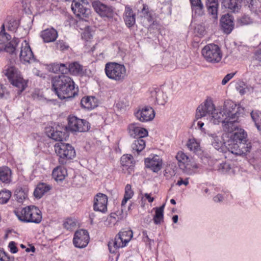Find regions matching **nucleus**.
<instances>
[{
  "label": "nucleus",
  "mask_w": 261,
  "mask_h": 261,
  "mask_svg": "<svg viewBox=\"0 0 261 261\" xmlns=\"http://www.w3.org/2000/svg\"><path fill=\"white\" fill-rule=\"evenodd\" d=\"M178 217L177 215H174L172 217V220L174 223H176L178 221Z\"/></svg>",
  "instance_id": "69168bd1"
},
{
  "label": "nucleus",
  "mask_w": 261,
  "mask_h": 261,
  "mask_svg": "<svg viewBox=\"0 0 261 261\" xmlns=\"http://www.w3.org/2000/svg\"><path fill=\"white\" fill-rule=\"evenodd\" d=\"M142 16L144 17L149 23L153 24V18L152 13L148 10V8L144 6L141 11Z\"/></svg>",
  "instance_id": "37998d69"
},
{
  "label": "nucleus",
  "mask_w": 261,
  "mask_h": 261,
  "mask_svg": "<svg viewBox=\"0 0 261 261\" xmlns=\"http://www.w3.org/2000/svg\"><path fill=\"white\" fill-rule=\"evenodd\" d=\"M145 167L150 169L154 172L160 171L162 166V160L157 155H154L145 160Z\"/></svg>",
  "instance_id": "6ab92c4d"
},
{
  "label": "nucleus",
  "mask_w": 261,
  "mask_h": 261,
  "mask_svg": "<svg viewBox=\"0 0 261 261\" xmlns=\"http://www.w3.org/2000/svg\"><path fill=\"white\" fill-rule=\"evenodd\" d=\"M65 228L67 230L72 229L76 225L75 221L71 218H67L65 220L63 223Z\"/></svg>",
  "instance_id": "a18cd8bd"
},
{
  "label": "nucleus",
  "mask_w": 261,
  "mask_h": 261,
  "mask_svg": "<svg viewBox=\"0 0 261 261\" xmlns=\"http://www.w3.org/2000/svg\"><path fill=\"white\" fill-rule=\"evenodd\" d=\"M19 42V39L14 37L12 40L5 44V51L9 54L16 55V47L18 46Z\"/></svg>",
  "instance_id": "2f4dec72"
},
{
  "label": "nucleus",
  "mask_w": 261,
  "mask_h": 261,
  "mask_svg": "<svg viewBox=\"0 0 261 261\" xmlns=\"http://www.w3.org/2000/svg\"><path fill=\"white\" fill-rule=\"evenodd\" d=\"M0 260L2 261H10V257L8 253L3 249L0 248Z\"/></svg>",
  "instance_id": "8fccbe9b"
},
{
  "label": "nucleus",
  "mask_w": 261,
  "mask_h": 261,
  "mask_svg": "<svg viewBox=\"0 0 261 261\" xmlns=\"http://www.w3.org/2000/svg\"><path fill=\"white\" fill-rule=\"evenodd\" d=\"M120 163L123 167V170H127L130 173L135 165V161L133 156L130 154H124L120 159Z\"/></svg>",
  "instance_id": "393cba45"
},
{
  "label": "nucleus",
  "mask_w": 261,
  "mask_h": 261,
  "mask_svg": "<svg viewBox=\"0 0 261 261\" xmlns=\"http://www.w3.org/2000/svg\"><path fill=\"white\" fill-rule=\"evenodd\" d=\"M151 96L155 99V102L160 105H164L167 101V96L160 89L156 88L151 91Z\"/></svg>",
  "instance_id": "a878e982"
},
{
  "label": "nucleus",
  "mask_w": 261,
  "mask_h": 261,
  "mask_svg": "<svg viewBox=\"0 0 261 261\" xmlns=\"http://www.w3.org/2000/svg\"><path fill=\"white\" fill-rule=\"evenodd\" d=\"M34 73L37 76L45 77V76L42 73H41L37 69L34 70Z\"/></svg>",
  "instance_id": "680f3d73"
},
{
  "label": "nucleus",
  "mask_w": 261,
  "mask_h": 261,
  "mask_svg": "<svg viewBox=\"0 0 261 261\" xmlns=\"http://www.w3.org/2000/svg\"><path fill=\"white\" fill-rule=\"evenodd\" d=\"M221 25L225 33L230 34L234 28L233 18L229 14L223 16L221 19Z\"/></svg>",
  "instance_id": "4be33fe9"
},
{
  "label": "nucleus",
  "mask_w": 261,
  "mask_h": 261,
  "mask_svg": "<svg viewBox=\"0 0 261 261\" xmlns=\"http://www.w3.org/2000/svg\"><path fill=\"white\" fill-rule=\"evenodd\" d=\"M19 58L23 63H31L35 60L30 45L25 40L21 43Z\"/></svg>",
  "instance_id": "4468645a"
},
{
  "label": "nucleus",
  "mask_w": 261,
  "mask_h": 261,
  "mask_svg": "<svg viewBox=\"0 0 261 261\" xmlns=\"http://www.w3.org/2000/svg\"><path fill=\"white\" fill-rule=\"evenodd\" d=\"M213 199H214V201L216 202H221L223 200V197L222 196V195L221 194H219L217 195L216 196H215L214 197Z\"/></svg>",
  "instance_id": "bf43d9fd"
},
{
  "label": "nucleus",
  "mask_w": 261,
  "mask_h": 261,
  "mask_svg": "<svg viewBox=\"0 0 261 261\" xmlns=\"http://www.w3.org/2000/svg\"><path fill=\"white\" fill-rule=\"evenodd\" d=\"M142 235H143V240L145 242H149L150 244L151 241L153 242V240H151L150 239L148 236L147 232L146 230H144L142 232Z\"/></svg>",
  "instance_id": "6e6d98bb"
},
{
  "label": "nucleus",
  "mask_w": 261,
  "mask_h": 261,
  "mask_svg": "<svg viewBox=\"0 0 261 261\" xmlns=\"http://www.w3.org/2000/svg\"><path fill=\"white\" fill-rule=\"evenodd\" d=\"M5 74L11 84L17 88L18 95H20L27 87V82L23 79L20 72L15 67H8L5 70Z\"/></svg>",
  "instance_id": "0eeeda50"
},
{
  "label": "nucleus",
  "mask_w": 261,
  "mask_h": 261,
  "mask_svg": "<svg viewBox=\"0 0 261 261\" xmlns=\"http://www.w3.org/2000/svg\"><path fill=\"white\" fill-rule=\"evenodd\" d=\"M67 119L68 127L72 132H86L90 128V123L85 119L73 115H69Z\"/></svg>",
  "instance_id": "f8f14e48"
},
{
  "label": "nucleus",
  "mask_w": 261,
  "mask_h": 261,
  "mask_svg": "<svg viewBox=\"0 0 261 261\" xmlns=\"http://www.w3.org/2000/svg\"><path fill=\"white\" fill-rule=\"evenodd\" d=\"M213 169L222 174L227 173L230 169V165L226 162L215 161Z\"/></svg>",
  "instance_id": "473e14b6"
},
{
  "label": "nucleus",
  "mask_w": 261,
  "mask_h": 261,
  "mask_svg": "<svg viewBox=\"0 0 261 261\" xmlns=\"http://www.w3.org/2000/svg\"><path fill=\"white\" fill-rule=\"evenodd\" d=\"M8 247L11 252L12 253H16L18 251V248L16 247V243L13 241H11L9 243Z\"/></svg>",
  "instance_id": "5fc2aeb1"
},
{
  "label": "nucleus",
  "mask_w": 261,
  "mask_h": 261,
  "mask_svg": "<svg viewBox=\"0 0 261 261\" xmlns=\"http://www.w3.org/2000/svg\"><path fill=\"white\" fill-rule=\"evenodd\" d=\"M35 248L34 246L32 247L31 248H28L27 249H26V251L27 252H29L30 251H32L33 252H35Z\"/></svg>",
  "instance_id": "338daca9"
},
{
  "label": "nucleus",
  "mask_w": 261,
  "mask_h": 261,
  "mask_svg": "<svg viewBox=\"0 0 261 261\" xmlns=\"http://www.w3.org/2000/svg\"><path fill=\"white\" fill-rule=\"evenodd\" d=\"M243 108L238 106L231 100L224 101L223 108L214 109L210 116V121L214 124L222 123L225 131L232 130L234 128L233 122L238 121L240 115V111Z\"/></svg>",
  "instance_id": "f257e3e1"
},
{
  "label": "nucleus",
  "mask_w": 261,
  "mask_h": 261,
  "mask_svg": "<svg viewBox=\"0 0 261 261\" xmlns=\"http://www.w3.org/2000/svg\"><path fill=\"white\" fill-rule=\"evenodd\" d=\"M0 97L7 99L9 97V93L7 91L5 88L0 84Z\"/></svg>",
  "instance_id": "09e8293b"
},
{
  "label": "nucleus",
  "mask_w": 261,
  "mask_h": 261,
  "mask_svg": "<svg viewBox=\"0 0 261 261\" xmlns=\"http://www.w3.org/2000/svg\"><path fill=\"white\" fill-rule=\"evenodd\" d=\"M53 177L57 181H62L67 175L66 168L63 166H58L52 172Z\"/></svg>",
  "instance_id": "c756f323"
},
{
  "label": "nucleus",
  "mask_w": 261,
  "mask_h": 261,
  "mask_svg": "<svg viewBox=\"0 0 261 261\" xmlns=\"http://www.w3.org/2000/svg\"><path fill=\"white\" fill-rule=\"evenodd\" d=\"M144 197L148 200V201L150 203L152 202L154 200V198L150 196L149 194L145 193Z\"/></svg>",
  "instance_id": "052dcab7"
},
{
  "label": "nucleus",
  "mask_w": 261,
  "mask_h": 261,
  "mask_svg": "<svg viewBox=\"0 0 261 261\" xmlns=\"http://www.w3.org/2000/svg\"><path fill=\"white\" fill-rule=\"evenodd\" d=\"M176 159L178 161L179 168L184 172L192 174L195 170L198 168L197 164L192 162L191 160L184 152H178L176 155Z\"/></svg>",
  "instance_id": "9b49d317"
},
{
  "label": "nucleus",
  "mask_w": 261,
  "mask_h": 261,
  "mask_svg": "<svg viewBox=\"0 0 261 261\" xmlns=\"http://www.w3.org/2000/svg\"><path fill=\"white\" fill-rule=\"evenodd\" d=\"M89 236L87 230L80 229L77 230L74 235L73 243L75 247L82 248L88 245Z\"/></svg>",
  "instance_id": "2eb2a0df"
},
{
  "label": "nucleus",
  "mask_w": 261,
  "mask_h": 261,
  "mask_svg": "<svg viewBox=\"0 0 261 261\" xmlns=\"http://www.w3.org/2000/svg\"><path fill=\"white\" fill-rule=\"evenodd\" d=\"M132 237L133 232L131 230L120 231L114 240L109 242L108 247L110 251L114 253L116 249L125 246Z\"/></svg>",
  "instance_id": "9d476101"
},
{
  "label": "nucleus",
  "mask_w": 261,
  "mask_h": 261,
  "mask_svg": "<svg viewBox=\"0 0 261 261\" xmlns=\"http://www.w3.org/2000/svg\"><path fill=\"white\" fill-rule=\"evenodd\" d=\"M170 202L172 204H176V201L174 199H171L170 200Z\"/></svg>",
  "instance_id": "774afa93"
},
{
  "label": "nucleus",
  "mask_w": 261,
  "mask_h": 261,
  "mask_svg": "<svg viewBox=\"0 0 261 261\" xmlns=\"http://www.w3.org/2000/svg\"><path fill=\"white\" fill-rule=\"evenodd\" d=\"M254 58L256 60L261 62V48L257 49L255 51Z\"/></svg>",
  "instance_id": "13d9d810"
},
{
  "label": "nucleus",
  "mask_w": 261,
  "mask_h": 261,
  "mask_svg": "<svg viewBox=\"0 0 261 261\" xmlns=\"http://www.w3.org/2000/svg\"><path fill=\"white\" fill-rule=\"evenodd\" d=\"M14 213L20 221L24 223L39 224L42 219L41 211L34 205L17 209Z\"/></svg>",
  "instance_id": "39448f33"
},
{
  "label": "nucleus",
  "mask_w": 261,
  "mask_h": 261,
  "mask_svg": "<svg viewBox=\"0 0 261 261\" xmlns=\"http://www.w3.org/2000/svg\"><path fill=\"white\" fill-rule=\"evenodd\" d=\"M128 129L129 135L133 138H143L148 135L147 130L137 123H132L128 125Z\"/></svg>",
  "instance_id": "aec40b11"
},
{
  "label": "nucleus",
  "mask_w": 261,
  "mask_h": 261,
  "mask_svg": "<svg viewBox=\"0 0 261 261\" xmlns=\"http://www.w3.org/2000/svg\"><path fill=\"white\" fill-rule=\"evenodd\" d=\"M187 147L191 151H193L195 152L197 150L198 145L196 142H189L187 144Z\"/></svg>",
  "instance_id": "864d4df0"
},
{
  "label": "nucleus",
  "mask_w": 261,
  "mask_h": 261,
  "mask_svg": "<svg viewBox=\"0 0 261 261\" xmlns=\"http://www.w3.org/2000/svg\"><path fill=\"white\" fill-rule=\"evenodd\" d=\"M252 22L250 18L247 15H244L238 20V23L241 25H247Z\"/></svg>",
  "instance_id": "49530a36"
},
{
  "label": "nucleus",
  "mask_w": 261,
  "mask_h": 261,
  "mask_svg": "<svg viewBox=\"0 0 261 261\" xmlns=\"http://www.w3.org/2000/svg\"><path fill=\"white\" fill-rule=\"evenodd\" d=\"M48 136L53 140L61 142L65 138L66 133L61 130H55L53 129L48 133Z\"/></svg>",
  "instance_id": "e433bc0d"
},
{
  "label": "nucleus",
  "mask_w": 261,
  "mask_h": 261,
  "mask_svg": "<svg viewBox=\"0 0 261 261\" xmlns=\"http://www.w3.org/2000/svg\"><path fill=\"white\" fill-rule=\"evenodd\" d=\"M238 122H233L234 128L232 127L231 130L227 131L231 134L226 143V147L229 152L236 155L243 156L250 152L252 145L248 142L247 132L238 127Z\"/></svg>",
  "instance_id": "f03ea898"
},
{
  "label": "nucleus",
  "mask_w": 261,
  "mask_h": 261,
  "mask_svg": "<svg viewBox=\"0 0 261 261\" xmlns=\"http://www.w3.org/2000/svg\"><path fill=\"white\" fill-rule=\"evenodd\" d=\"M11 196V192L9 190H2L0 191V204L7 203Z\"/></svg>",
  "instance_id": "79ce46f5"
},
{
  "label": "nucleus",
  "mask_w": 261,
  "mask_h": 261,
  "mask_svg": "<svg viewBox=\"0 0 261 261\" xmlns=\"http://www.w3.org/2000/svg\"><path fill=\"white\" fill-rule=\"evenodd\" d=\"M145 142L143 138L136 139L132 145L133 150L138 153L141 152L145 148Z\"/></svg>",
  "instance_id": "4c0bfd02"
},
{
  "label": "nucleus",
  "mask_w": 261,
  "mask_h": 261,
  "mask_svg": "<svg viewBox=\"0 0 261 261\" xmlns=\"http://www.w3.org/2000/svg\"><path fill=\"white\" fill-rule=\"evenodd\" d=\"M189 184L188 178H186L185 180H183L181 178H180L178 180L176 185L180 186L182 185L187 186Z\"/></svg>",
  "instance_id": "4d7b16f0"
},
{
  "label": "nucleus",
  "mask_w": 261,
  "mask_h": 261,
  "mask_svg": "<svg viewBox=\"0 0 261 261\" xmlns=\"http://www.w3.org/2000/svg\"><path fill=\"white\" fill-rule=\"evenodd\" d=\"M50 186L45 183L39 184L35 189L34 195L36 198H40L50 190Z\"/></svg>",
  "instance_id": "7c9ffc66"
},
{
  "label": "nucleus",
  "mask_w": 261,
  "mask_h": 261,
  "mask_svg": "<svg viewBox=\"0 0 261 261\" xmlns=\"http://www.w3.org/2000/svg\"><path fill=\"white\" fill-rule=\"evenodd\" d=\"M133 195L134 192L132 189V186L129 184H127L125 187V193L121 202V206H124L127 201L131 199Z\"/></svg>",
  "instance_id": "ea45409f"
},
{
  "label": "nucleus",
  "mask_w": 261,
  "mask_h": 261,
  "mask_svg": "<svg viewBox=\"0 0 261 261\" xmlns=\"http://www.w3.org/2000/svg\"><path fill=\"white\" fill-rule=\"evenodd\" d=\"M212 145L217 150L223 152L224 151V143L220 136L216 134H208Z\"/></svg>",
  "instance_id": "bb28decb"
},
{
  "label": "nucleus",
  "mask_w": 261,
  "mask_h": 261,
  "mask_svg": "<svg viewBox=\"0 0 261 261\" xmlns=\"http://www.w3.org/2000/svg\"><path fill=\"white\" fill-rule=\"evenodd\" d=\"M9 38H10V36L5 32V25L3 24L0 32V42H4L9 40Z\"/></svg>",
  "instance_id": "de8ad7c7"
},
{
  "label": "nucleus",
  "mask_w": 261,
  "mask_h": 261,
  "mask_svg": "<svg viewBox=\"0 0 261 261\" xmlns=\"http://www.w3.org/2000/svg\"><path fill=\"white\" fill-rule=\"evenodd\" d=\"M5 51V44L4 42H0V51Z\"/></svg>",
  "instance_id": "0e129e2a"
},
{
  "label": "nucleus",
  "mask_w": 261,
  "mask_h": 261,
  "mask_svg": "<svg viewBox=\"0 0 261 261\" xmlns=\"http://www.w3.org/2000/svg\"><path fill=\"white\" fill-rule=\"evenodd\" d=\"M53 71L54 72H60L61 74L65 75L69 73V65L66 64H54L53 65Z\"/></svg>",
  "instance_id": "58836bf2"
},
{
  "label": "nucleus",
  "mask_w": 261,
  "mask_h": 261,
  "mask_svg": "<svg viewBox=\"0 0 261 261\" xmlns=\"http://www.w3.org/2000/svg\"><path fill=\"white\" fill-rule=\"evenodd\" d=\"M89 3L87 0L73 1L71 9L76 17L82 19L89 17L91 10L89 9Z\"/></svg>",
  "instance_id": "ddd939ff"
},
{
  "label": "nucleus",
  "mask_w": 261,
  "mask_h": 261,
  "mask_svg": "<svg viewBox=\"0 0 261 261\" xmlns=\"http://www.w3.org/2000/svg\"><path fill=\"white\" fill-rule=\"evenodd\" d=\"M246 2L250 10L255 15H261V2L258 0H244Z\"/></svg>",
  "instance_id": "c85d7f7f"
},
{
  "label": "nucleus",
  "mask_w": 261,
  "mask_h": 261,
  "mask_svg": "<svg viewBox=\"0 0 261 261\" xmlns=\"http://www.w3.org/2000/svg\"><path fill=\"white\" fill-rule=\"evenodd\" d=\"M81 104L82 107L88 110L93 109L97 106L95 98L89 96L83 97L81 99Z\"/></svg>",
  "instance_id": "72a5a7b5"
},
{
  "label": "nucleus",
  "mask_w": 261,
  "mask_h": 261,
  "mask_svg": "<svg viewBox=\"0 0 261 261\" xmlns=\"http://www.w3.org/2000/svg\"><path fill=\"white\" fill-rule=\"evenodd\" d=\"M55 150L59 156L60 164H66L68 160H71L75 156L74 148L70 144L58 142L55 144Z\"/></svg>",
  "instance_id": "6e6552de"
},
{
  "label": "nucleus",
  "mask_w": 261,
  "mask_h": 261,
  "mask_svg": "<svg viewBox=\"0 0 261 261\" xmlns=\"http://www.w3.org/2000/svg\"><path fill=\"white\" fill-rule=\"evenodd\" d=\"M234 74V73H230L226 75L222 81V85H225V84H226L228 82V81L233 77Z\"/></svg>",
  "instance_id": "603ef678"
},
{
  "label": "nucleus",
  "mask_w": 261,
  "mask_h": 261,
  "mask_svg": "<svg viewBox=\"0 0 261 261\" xmlns=\"http://www.w3.org/2000/svg\"><path fill=\"white\" fill-rule=\"evenodd\" d=\"M123 19L128 28L133 27L136 23V14L129 6H126Z\"/></svg>",
  "instance_id": "5701e85b"
},
{
  "label": "nucleus",
  "mask_w": 261,
  "mask_h": 261,
  "mask_svg": "<svg viewBox=\"0 0 261 261\" xmlns=\"http://www.w3.org/2000/svg\"><path fill=\"white\" fill-rule=\"evenodd\" d=\"M108 197L105 194L98 193L93 200V210L95 211L105 213L107 211Z\"/></svg>",
  "instance_id": "a211bd4d"
},
{
  "label": "nucleus",
  "mask_w": 261,
  "mask_h": 261,
  "mask_svg": "<svg viewBox=\"0 0 261 261\" xmlns=\"http://www.w3.org/2000/svg\"><path fill=\"white\" fill-rule=\"evenodd\" d=\"M40 36L44 42L49 43L56 40L58 37V33L53 28L47 29L41 32Z\"/></svg>",
  "instance_id": "b1692460"
},
{
  "label": "nucleus",
  "mask_w": 261,
  "mask_h": 261,
  "mask_svg": "<svg viewBox=\"0 0 261 261\" xmlns=\"http://www.w3.org/2000/svg\"><path fill=\"white\" fill-rule=\"evenodd\" d=\"M204 125V123L202 121H198L197 122V126L198 127L201 129L202 131L204 130V128H203V126Z\"/></svg>",
  "instance_id": "e2e57ef3"
},
{
  "label": "nucleus",
  "mask_w": 261,
  "mask_h": 261,
  "mask_svg": "<svg viewBox=\"0 0 261 261\" xmlns=\"http://www.w3.org/2000/svg\"><path fill=\"white\" fill-rule=\"evenodd\" d=\"M28 190L27 188L22 187L17 188L14 193L16 200L19 203H22L28 197Z\"/></svg>",
  "instance_id": "f704fd0d"
},
{
  "label": "nucleus",
  "mask_w": 261,
  "mask_h": 261,
  "mask_svg": "<svg viewBox=\"0 0 261 261\" xmlns=\"http://www.w3.org/2000/svg\"><path fill=\"white\" fill-rule=\"evenodd\" d=\"M204 59L208 63H217L222 58V53L220 47L215 44L211 43L205 45L201 50Z\"/></svg>",
  "instance_id": "1a4fd4ad"
},
{
  "label": "nucleus",
  "mask_w": 261,
  "mask_h": 261,
  "mask_svg": "<svg viewBox=\"0 0 261 261\" xmlns=\"http://www.w3.org/2000/svg\"><path fill=\"white\" fill-rule=\"evenodd\" d=\"M134 114L138 120L143 122L151 121L155 116L154 110L148 106L139 109Z\"/></svg>",
  "instance_id": "dca6fc26"
},
{
  "label": "nucleus",
  "mask_w": 261,
  "mask_h": 261,
  "mask_svg": "<svg viewBox=\"0 0 261 261\" xmlns=\"http://www.w3.org/2000/svg\"><path fill=\"white\" fill-rule=\"evenodd\" d=\"M92 5L96 13L102 17H109L112 14L111 8L99 1L94 2Z\"/></svg>",
  "instance_id": "412c9836"
},
{
  "label": "nucleus",
  "mask_w": 261,
  "mask_h": 261,
  "mask_svg": "<svg viewBox=\"0 0 261 261\" xmlns=\"http://www.w3.org/2000/svg\"><path fill=\"white\" fill-rule=\"evenodd\" d=\"M19 26V22L17 20L11 19L8 22L7 25V29L9 31L15 32Z\"/></svg>",
  "instance_id": "c03bdc74"
},
{
  "label": "nucleus",
  "mask_w": 261,
  "mask_h": 261,
  "mask_svg": "<svg viewBox=\"0 0 261 261\" xmlns=\"http://www.w3.org/2000/svg\"><path fill=\"white\" fill-rule=\"evenodd\" d=\"M57 46L62 50L67 49L69 47L68 45L63 40H59L57 42Z\"/></svg>",
  "instance_id": "3c124183"
},
{
  "label": "nucleus",
  "mask_w": 261,
  "mask_h": 261,
  "mask_svg": "<svg viewBox=\"0 0 261 261\" xmlns=\"http://www.w3.org/2000/svg\"><path fill=\"white\" fill-rule=\"evenodd\" d=\"M11 170L6 166L0 167V181L3 183L9 184L11 181Z\"/></svg>",
  "instance_id": "cd10ccee"
},
{
  "label": "nucleus",
  "mask_w": 261,
  "mask_h": 261,
  "mask_svg": "<svg viewBox=\"0 0 261 261\" xmlns=\"http://www.w3.org/2000/svg\"><path fill=\"white\" fill-rule=\"evenodd\" d=\"M105 72L110 80L121 83L127 76L126 69L123 64L110 62L105 64Z\"/></svg>",
  "instance_id": "423d86ee"
},
{
  "label": "nucleus",
  "mask_w": 261,
  "mask_h": 261,
  "mask_svg": "<svg viewBox=\"0 0 261 261\" xmlns=\"http://www.w3.org/2000/svg\"><path fill=\"white\" fill-rule=\"evenodd\" d=\"M215 106L212 101L206 99L197 108L196 117L197 119L201 118L207 115H211L213 111Z\"/></svg>",
  "instance_id": "f3484780"
},
{
  "label": "nucleus",
  "mask_w": 261,
  "mask_h": 261,
  "mask_svg": "<svg viewBox=\"0 0 261 261\" xmlns=\"http://www.w3.org/2000/svg\"><path fill=\"white\" fill-rule=\"evenodd\" d=\"M192 12V17L196 18L205 14L204 7L202 0H189ZM205 6L211 19L214 23L218 20V10L219 3L218 0H206Z\"/></svg>",
  "instance_id": "20e7f679"
},
{
  "label": "nucleus",
  "mask_w": 261,
  "mask_h": 261,
  "mask_svg": "<svg viewBox=\"0 0 261 261\" xmlns=\"http://www.w3.org/2000/svg\"><path fill=\"white\" fill-rule=\"evenodd\" d=\"M165 204L160 207L155 208V214L153 217V221L155 224H159L163 221L164 218V208Z\"/></svg>",
  "instance_id": "a19ab883"
},
{
  "label": "nucleus",
  "mask_w": 261,
  "mask_h": 261,
  "mask_svg": "<svg viewBox=\"0 0 261 261\" xmlns=\"http://www.w3.org/2000/svg\"><path fill=\"white\" fill-rule=\"evenodd\" d=\"M69 72L73 75L82 74L83 73V66L78 62H74L69 64Z\"/></svg>",
  "instance_id": "c9c22d12"
},
{
  "label": "nucleus",
  "mask_w": 261,
  "mask_h": 261,
  "mask_svg": "<svg viewBox=\"0 0 261 261\" xmlns=\"http://www.w3.org/2000/svg\"><path fill=\"white\" fill-rule=\"evenodd\" d=\"M52 86L61 99L71 98L76 94L74 83L70 77L66 75L55 76L52 79Z\"/></svg>",
  "instance_id": "7ed1b4c3"
}]
</instances>
